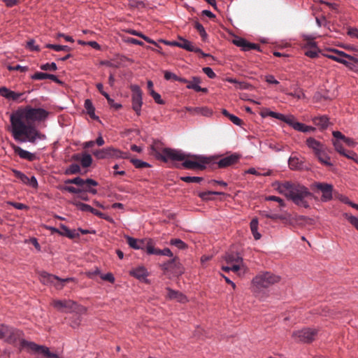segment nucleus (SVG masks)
Segmentation results:
<instances>
[{
  "label": "nucleus",
  "instance_id": "nucleus-1",
  "mask_svg": "<svg viewBox=\"0 0 358 358\" xmlns=\"http://www.w3.org/2000/svg\"><path fill=\"white\" fill-rule=\"evenodd\" d=\"M48 113L43 108L26 106L13 112L10 117L11 132L16 141L35 143L37 139H44L45 136L38 131L34 126L36 121L45 120Z\"/></svg>",
  "mask_w": 358,
  "mask_h": 358
},
{
  "label": "nucleus",
  "instance_id": "nucleus-2",
  "mask_svg": "<svg viewBox=\"0 0 358 358\" xmlns=\"http://www.w3.org/2000/svg\"><path fill=\"white\" fill-rule=\"evenodd\" d=\"M152 150L157 159L164 162H168L169 161H183L182 165L187 169L203 170L206 169V165L210 163L209 158L201 155H193L190 156L189 159H188V156L180 150L172 148H166L160 150L154 145L152 146Z\"/></svg>",
  "mask_w": 358,
  "mask_h": 358
},
{
  "label": "nucleus",
  "instance_id": "nucleus-3",
  "mask_svg": "<svg viewBox=\"0 0 358 358\" xmlns=\"http://www.w3.org/2000/svg\"><path fill=\"white\" fill-rule=\"evenodd\" d=\"M278 192L291 199L295 204L303 208H308V199H311L312 193L303 185L299 183L285 182L280 184Z\"/></svg>",
  "mask_w": 358,
  "mask_h": 358
},
{
  "label": "nucleus",
  "instance_id": "nucleus-4",
  "mask_svg": "<svg viewBox=\"0 0 358 358\" xmlns=\"http://www.w3.org/2000/svg\"><path fill=\"white\" fill-rule=\"evenodd\" d=\"M50 305L57 311L62 313H76L81 315L87 311L85 307L70 299H53Z\"/></svg>",
  "mask_w": 358,
  "mask_h": 358
},
{
  "label": "nucleus",
  "instance_id": "nucleus-5",
  "mask_svg": "<svg viewBox=\"0 0 358 358\" xmlns=\"http://www.w3.org/2000/svg\"><path fill=\"white\" fill-rule=\"evenodd\" d=\"M280 280V277L271 272H261L257 274L252 280L253 285L258 289L267 288Z\"/></svg>",
  "mask_w": 358,
  "mask_h": 358
},
{
  "label": "nucleus",
  "instance_id": "nucleus-6",
  "mask_svg": "<svg viewBox=\"0 0 358 358\" xmlns=\"http://www.w3.org/2000/svg\"><path fill=\"white\" fill-rule=\"evenodd\" d=\"M94 157L99 159L113 158V159H127L128 152H124L115 148L114 147H107L103 149L96 150L93 152Z\"/></svg>",
  "mask_w": 358,
  "mask_h": 358
},
{
  "label": "nucleus",
  "instance_id": "nucleus-7",
  "mask_svg": "<svg viewBox=\"0 0 358 358\" xmlns=\"http://www.w3.org/2000/svg\"><path fill=\"white\" fill-rule=\"evenodd\" d=\"M22 346L26 348L29 352L41 354L43 358H60L57 354L50 352L48 348L38 345L34 342L22 341Z\"/></svg>",
  "mask_w": 358,
  "mask_h": 358
},
{
  "label": "nucleus",
  "instance_id": "nucleus-8",
  "mask_svg": "<svg viewBox=\"0 0 358 358\" xmlns=\"http://www.w3.org/2000/svg\"><path fill=\"white\" fill-rule=\"evenodd\" d=\"M329 53L325 54L324 56L329 59L343 64L348 67H351L352 62H357L358 60L352 56H350L343 51L338 50H330Z\"/></svg>",
  "mask_w": 358,
  "mask_h": 358
},
{
  "label": "nucleus",
  "instance_id": "nucleus-9",
  "mask_svg": "<svg viewBox=\"0 0 358 358\" xmlns=\"http://www.w3.org/2000/svg\"><path fill=\"white\" fill-rule=\"evenodd\" d=\"M40 280L42 283L45 285H52L57 289H61L64 287V283L68 282L73 280V278H59L56 275L50 274L47 272L42 271L40 273Z\"/></svg>",
  "mask_w": 358,
  "mask_h": 358
},
{
  "label": "nucleus",
  "instance_id": "nucleus-10",
  "mask_svg": "<svg viewBox=\"0 0 358 358\" xmlns=\"http://www.w3.org/2000/svg\"><path fill=\"white\" fill-rule=\"evenodd\" d=\"M317 331L315 329L306 328L292 333V337L298 342L310 343L317 335Z\"/></svg>",
  "mask_w": 358,
  "mask_h": 358
},
{
  "label": "nucleus",
  "instance_id": "nucleus-11",
  "mask_svg": "<svg viewBox=\"0 0 358 358\" xmlns=\"http://www.w3.org/2000/svg\"><path fill=\"white\" fill-rule=\"evenodd\" d=\"M261 115L262 117H267L270 116L274 118H276L278 120H280L281 121L285 122L288 125L291 126L292 128H294L295 130H296V124H300V122H297L295 119V117L292 115H284L283 114L275 113L273 111H271L268 110H266L261 113Z\"/></svg>",
  "mask_w": 358,
  "mask_h": 358
},
{
  "label": "nucleus",
  "instance_id": "nucleus-12",
  "mask_svg": "<svg viewBox=\"0 0 358 358\" xmlns=\"http://www.w3.org/2000/svg\"><path fill=\"white\" fill-rule=\"evenodd\" d=\"M127 244L133 249L145 250L148 254V248L152 247V241L151 239H137L130 236H126Z\"/></svg>",
  "mask_w": 358,
  "mask_h": 358
},
{
  "label": "nucleus",
  "instance_id": "nucleus-13",
  "mask_svg": "<svg viewBox=\"0 0 358 358\" xmlns=\"http://www.w3.org/2000/svg\"><path fill=\"white\" fill-rule=\"evenodd\" d=\"M224 259L227 264L231 266V268H232V271L234 273L240 270L241 266L243 265L242 257L236 252L227 253L224 257Z\"/></svg>",
  "mask_w": 358,
  "mask_h": 358
},
{
  "label": "nucleus",
  "instance_id": "nucleus-14",
  "mask_svg": "<svg viewBox=\"0 0 358 358\" xmlns=\"http://www.w3.org/2000/svg\"><path fill=\"white\" fill-rule=\"evenodd\" d=\"M131 90L132 92V108L138 115H140L141 108L143 104L142 92L137 85H132Z\"/></svg>",
  "mask_w": 358,
  "mask_h": 358
},
{
  "label": "nucleus",
  "instance_id": "nucleus-15",
  "mask_svg": "<svg viewBox=\"0 0 358 358\" xmlns=\"http://www.w3.org/2000/svg\"><path fill=\"white\" fill-rule=\"evenodd\" d=\"M22 336L23 333L22 331L8 326V331L6 332L5 340L7 343L13 345L15 344L17 341H20L21 349H26V348H23L22 346V341H25L22 338Z\"/></svg>",
  "mask_w": 358,
  "mask_h": 358
},
{
  "label": "nucleus",
  "instance_id": "nucleus-16",
  "mask_svg": "<svg viewBox=\"0 0 358 358\" xmlns=\"http://www.w3.org/2000/svg\"><path fill=\"white\" fill-rule=\"evenodd\" d=\"M313 188L320 190L322 193V200L329 201L332 199L333 185L325 182H315Z\"/></svg>",
  "mask_w": 358,
  "mask_h": 358
},
{
  "label": "nucleus",
  "instance_id": "nucleus-17",
  "mask_svg": "<svg viewBox=\"0 0 358 358\" xmlns=\"http://www.w3.org/2000/svg\"><path fill=\"white\" fill-rule=\"evenodd\" d=\"M241 158V155L240 154L234 152L222 157L217 164L219 168L224 169L237 164Z\"/></svg>",
  "mask_w": 358,
  "mask_h": 358
},
{
  "label": "nucleus",
  "instance_id": "nucleus-18",
  "mask_svg": "<svg viewBox=\"0 0 358 358\" xmlns=\"http://www.w3.org/2000/svg\"><path fill=\"white\" fill-rule=\"evenodd\" d=\"M165 271H170L175 275H181L184 268L177 257L173 258L164 264Z\"/></svg>",
  "mask_w": 358,
  "mask_h": 358
},
{
  "label": "nucleus",
  "instance_id": "nucleus-19",
  "mask_svg": "<svg viewBox=\"0 0 358 358\" xmlns=\"http://www.w3.org/2000/svg\"><path fill=\"white\" fill-rule=\"evenodd\" d=\"M176 47H179L189 52L200 53L203 57L209 56L208 54L203 52L199 48L194 46L192 42L180 36L178 37V44H176Z\"/></svg>",
  "mask_w": 358,
  "mask_h": 358
},
{
  "label": "nucleus",
  "instance_id": "nucleus-20",
  "mask_svg": "<svg viewBox=\"0 0 358 358\" xmlns=\"http://www.w3.org/2000/svg\"><path fill=\"white\" fill-rule=\"evenodd\" d=\"M11 147L14 150V152L21 159H26L29 162H33L38 159L37 156L34 153H31L27 150H23L20 146H17L13 143L11 144Z\"/></svg>",
  "mask_w": 358,
  "mask_h": 358
},
{
  "label": "nucleus",
  "instance_id": "nucleus-21",
  "mask_svg": "<svg viewBox=\"0 0 358 358\" xmlns=\"http://www.w3.org/2000/svg\"><path fill=\"white\" fill-rule=\"evenodd\" d=\"M24 94V92H15L6 87H0V96L7 99L8 100L18 101Z\"/></svg>",
  "mask_w": 358,
  "mask_h": 358
},
{
  "label": "nucleus",
  "instance_id": "nucleus-22",
  "mask_svg": "<svg viewBox=\"0 0 358 358\" xmlns=\"http://www.w3.org/2000/svg\"><path fill=\"white\" fill-rule=\"evenodd\" d=\"M233 43L236 46L241 48L243 51H248L250 50H257L261 51L258 45L250 43L243 38H235L234 39Z\"/></svg>",
  "mask_w": 358,
  "mask_h": 358
},
{
  "label": "nucleus",
  "instance_id": "nucleus-23",
  "mask_svg": "<svg viewBox=\"0 0 358 358\" xmlns=\"http://www.w3.org/2000/svg\"><path fill=\"white\" fill-rule=\"evenodd\" d=\"M306 145L310 149L313 150L315 155L320 153L324 148L322 143L312 137L307 138Z\"/></svg>",
  "mask_w": 358,
  "mask_h": 358
},
{
  "label": "nucleus",
  "instance_id": "nucleus-24",
  "mask_svg": "<svg viewBox=\"0 0 358 358\" xmlns=\"http://www.w3.org/2000/svg\"><path fill=\"white\" fill-rule=\"evenodd\" d=\"M201 80L199 77L194 76L192 77L191 80L188 81V83L187 85V89H192L194 90L196 92H202L203 93L208 92L207 88H203L199 86V84L201 83Z\"/></svg>",
  "mask_w": 358,
  "mask_h": 358
},
{
  "label": "nucleus",
  "instance_id": "nucleus-25",
  "mask_svg": "<svg viewBox=\"0 0 358 358\" xmlns=\"http://www.w3.org/2000/svg\"><path fill=\"white\" fill-rule=\"evenodd\" d=\"M289 167L292 170H301L304 169V162L296 156H292L288 161Z\"/></svg>",
  "mask_w": 358,
  "mask_h": 358
},
{
  "label": "nucleus",
  "instance_id": "nucleus-26",
  "mask_svg": "<svg viewBox=\"0 0 358 358\" xmlns=\"http://www.w3.org/2000/svg\"><path fill=\"white\" fill-rule=\"evenodd\" d=\"M167 296L170 299L176 300L180 303H185L187 301V298L185 295H183L181 292L175 291L170 288H167Z\"/></svg>",
  "mask_w": 358,
  "mask_h": 358
},
{
  "label": "nucleus",
  "instance_id": "nucleus-27",
  "mask_svg": "<svg viewBox=\"0 0 358 358\" xmlns=\"http://www.w3.org/2000/svg\"><path fill=\"white\" fill-rule=\"evenodd\" d=\"M98 185V182L95 181L93 179L88 178L86 180V182L81 189L82 192H90L92 194H96L97 193V191L96 189H94V187H96Z\"/></svg>",
  "mask_w": 358,
  "mask_h": 358
},
{
  "label": "nucleus",
  "instance_id": "nucleus-28",
  "mask_svg": "<svg viewBox=\"0 0 358 358\" xmlns=\"http://www.w3.org/2000/svg\"><path fill=\"white\" fill-rule=\"evenodd\" d=\"M59 234L66 236L71 239L79 237V233L76 230H70L64 224H60Z\"/></svg>",
  "mask_w": 358,
  "mask_h": 358
},
{
  "label": "nucleus",
  "instance_id": "nucleus-29",
  "mask_svg": "<svg viewBox=\"0 0 358 358\" xmlns=\"http://www.w3.org/2000/svg\"><path fill=\"white\" fill-rule=\"evenodd\" d=\"M148 254L149 255H164L168 257H172L173 253L169 248H164L163 250L157 249L154 247L152 245V247L148 248Z\"/></svg>",
  "mask_w": 358,
  "mask_h": 358
},
{
  "label": "nucleus",
  "instance_id": "nucleus-30",
  "mask_svg": "<svg viewBox=\"0 0 358 358\" xmlns=\"http://www.w3.org/2000/svg\"><path fill=\"white\" fill-rule=\"evenodd\" d=\"M50 79L56 83H59L57 77L52 74H48L46 73L42 72H36L33 76H31V79L33 80H44V79Z\"/></svg>",
  "mask_w": 358,
  "mask_h": 358
},
{
  "label": "nucleus",
  "instance_id": "nucleus-31",
  "mask_svg": "<svg viewBox=\"0 0 358 358\" xmlns=\"http://www.w3.org/2000/svg\"><path fill=\"white\" fill-rule=\"evenodd\" d=\"M130 274L139 280H143L147 277L148 272L144 267L139 266L131 271Z\"/></svg>",
  "mask_w": 358,
  "mask_h": 358
},
{
  "label": "nucleus",
  "instance_id": "nucleus-32",
  "mask_svg": "<svg viewBox=\"0 0 358 358\" xmlns=\"http://www.w3.org/2000/svg\"><path fill=\"white\" fill-rule=\"evenodd\" d=\"M313 122L314 124L320 127L322 129H326L329 125V119L324 115L314 117Z\"/></svg>",
  "mask_w": 358,
  "mask_h": 358
},
{
  "label": "nucleus",
  "instance_id": "nucleus-33",
  "mask_svg": "<svg viewBox=\"0 0 358 358\" xmlns=\"http://www.w3.org/2000/svg\"><path fill=\"white\" fill-rule=\"evenodd\" d=\"M85 108L87 111V113L90 115L92 119L97 120L98 117L96 116L94 111L95 108L92 104V102L90 99H86L85 101Z\"/></svg>",
  "mask_w": 358,
  "mask_h": 358
},
{
  "label": "nucleus",
  "instance_id": "nucleus-34",
  "mask_svg": "<svg viewBox=\"0 0 358 358\" xmlns=\"http://www.w3.org/2000/svg\"><path fill=\"white\" fill-rule=\"evenodd\" d=\"M258 220L256 218L252 220L250 222V229L255 240L261 238V234L257 231Z\"/></svg>",
  "mask_w": 358,
  "mask_h": 358
},
{
  "label": "nucleus",
  "instance_id": "nucleus-35",
  "mask_svg": "<svg viewBox=\"0 0 358 358\" xmlns=\"http://www.w3.org/2000/svg\"><path fill=\"white\" fill-rule=\"evenodd\" d=\"M222 114L225 117H228L234 124L238 125V126H241L242 125L243 120H241L237 116L229 113L227 110L224 109L222 110Z\"/></svg>",
  "mask_w": 358,
  "mask_h": 358
},
{
  "label": "nucleus",
  "instance_id": "nucleus-36",
  "mask_svg": "<svg viewBox=\"0 0 358 358\" xmlns=\"http://www.w3.org/2000/svg\"><path fill=\"white\" fill-rule=\"evenodd\" d=\"M224 194V193L220 192H214V191H208L203 192L199 194V197L203 200H210L212 199L213 195H220Z\"/></svg>",
  "mask_w": 358,
  "mask_h": 358
},
{
  "label": "nucleus",
  "instance_id": "nucleus-37",
  "mask_svg": "<svg viewBox=\"0 0 358 358\" xmlns=\"http://www.w3.org/2000/svg\"><path fill=\"white\" fill-rule=\"evenodd\" d=\"M80 172V167L77 164H71L65 171L64 173L66 175H73L77 174Z\"/></svg>",
  "mask_w": 358,
  "mask_h": 358
},
{
  "label": "nucleus",
  "instance_id": "nucleus-38",
  "mask_svg": "<svg viewBox=\"0 0 358 358\" xmlns=\"http://www.w3.org/2000/svg\"><path fill=\"white\" fill-rule=\"evenodd\" d=\"M315 156L317 157V159L322 164L327 166H331V163L330 162V158L325 155L324 150H322V152H320V153L316 155Z\"/></svg>",
  "mask_w": 358,
  "mask_h": 358
},
{
  "label": "nucleus",
  "instance_id": "nucleus-39",
  "mask_svg": "<svg viewBox=\"0 0 358 358\" xmlns=\"http://www.w3.org/2000/svg\"><path fill=\"white\" fill-rule=\"evenodd\" d=\"M80 162L83 167H89L92 163V158L90 155L84 153L82 155V159Z\"/></svg>",
  "mask_w": 358,
  "mask_h": 358
},
{
  "label": "nucleus",
  "instance_id": "nucleus-40",
  "mask_svg": "<svg viewBox=\"0 0 358 358\" xmlns=\"http://www.w3.org/2000/svg\"><path fill=\"white\" fill-rule=\"evenodd\" d=\"M73 203L82 211L92 213L93 208L88 204L76 201H73Z\"/></svg>",
  "mask_w": 358,
  "mask_h": 358
},
{
  "label": "nucleus",
  "instance_id": "nucleus-41",
  "mask_svg": "<svg viewBox=\"0 0 358 358\" xmlns=\"http://www.w3.org/2000/svg\"><path fill=\"white\" fill-rule=\"evenodd\" d=\"M128 32L129 34H131V35L137 36L138 37H141V38H143V40H145V41H147L149 43L156 44V43L153 40H152L149 37L145 36L141 32H139V31L134 30V29H130V30L128 31Z\"/></svg>",
  "mask_w": 358,
  "mask_h": 358
},
{
  "label": "nucleus",
  "instance_id": "nucleus-42",
  "mask_svg": "<svg viewBox=\"0 0 358 358\" xmlns=\"http://www.w3.org/2000/svg\"><path fill=\"white\" fill-rule=\"evenodd\" d=\"M46 48L52 49L55 51H70L71 48L67 45H54V44H47L45 45Z\"/></svg>",
  "mask_w": 358,
  "mask_h": 358
},
{
  "label": "nucleus",
  "instance_id": "nucleus-43",
  "mask_svg": "<svg viewBox=\"0 0 358 358\" xmlns=\"http://www.w3.org/2000/svg\"><path fill=\"white\" fill-rule=\"evenodd\" d=\"M131 162L137 169H143V168H148V167L150 166V165L148 163L143 162V161H141L140 159H131Z\"/></svg>",
  "mask_w": 358,
  "mask_h": 358
},
{
  "label": "nucleus",
  "instance_id": "nucleus-44",
  "mask_svg": "<svg viewBox=\"0 0 358 358\" xmlns=\"http://www.w3.org/2000/svg\"><path fill=\"white\" fill-rule=\"evenodd\" d=\"M296 131L306 133V132L314 131L315 130V127H313L311 126H307L302 123L296 124Z\"/></svg>",
  "mask_w": 358,
  "mask_h": 358
},
{
  "label": "nucleus",
  "instance_id": "nucleus-45",
  "mask_svg": "<svg viewBox=\"0 0 358 358\" xmlns=\"http://www.w3.org/2000/svg\"><path fill=\"white\" fill-rule=\"evenodd\" d=\"M227 81L231 83H234L236 85V87L240 90H244L248 88V85L245 82H239L233 78H228Z\"/></svg>",
  "mask_w": 358,
  "mask_h": 358
},
{
  "label": "nucleus",
  "instance_id": "nucleus-46",
  "mask_svg": "<svg viewBox=\"0 0 358 358\" xmlns=\"http://www.w3.org/2000/svg\"><path fill=\"white\" fill-rule=\"evenodd\" d=\"M13 174L15 177L20 180L24 184L27 185L28 182L29 177L25 174L17 170H13Z\"/></svg>",
  "mask_w": 358,
  "mask_h": 358
},
{
  "label": "nucleus",
  "instance_id": "nucleus-47",
  "mask_svg": "<svg viewBox=\"0 0 358 358\" xmlns=\"http://www.w3.org/2000/svg\"><path fill=\"white\" fill-rule=\"evenodd\" d=\"M181 180L185 182H196L199 183L203 180V178L201 177H196V176H184L180 178Z\"/></svg>",
  "mask_w": 358,
  "mask_h": 358
},
{
  "label": "nucleus",
  "instance_id": "nucleus-48",
  "mask_svg": "<svg viewBox=\"0 0 358 358\" xmlns=\"http://www.w3.org/2000/svg\"><path fill=\"white\" fill-rule=\"evenodd\" d=\"M319 52L317 47H315L305 50L304 54L310 58H315L317 57Z\"/></svg>",
  "mask_w": 358,
  "mask_h": 358
},
{
  "label": "nucleus",
  "instance_id": "nucleus-49",
  "mask_svg": "<svg viewBox=\"0 0 358 358\" xmlns=\"http://www.w3.org/2000/svg\"><path fill=\"white\" fill-rule=\"evenodd\" d=\"M170 243L179 249H185L187 248V245L180 239H171Z\"/></svg>",
  "mask_w": 358,
  "mask_h": 358
},
{
  "label": "nucleus",
  "instance_id": "nucleus-50",
  "mask_svg": "<svg viewBox=\"0 0 358 358\" xmlns=\"http://www.w3.org/2000/svg\"><path fill=\"white\" fill-rule=\"evenodd\" d=\"M303 46L305 50L317 47L316 43L313 40V38H309L307 37L304 38Z\"/></svg>",
  "mask_w": 358,
  "mask_h": 358
},
{
  "label": "nucleus",
  "instance_id": "nucleus-51",
  "mask_svg": "<svg viewBox=\"0 0 358 358\" xmlns=\"http://www.w3.org/2000/svg\"><path fill=\"white\" fill-rule=\"evenodd\" d=\"M63 191H66L73 194H79L82 193V190L80 188H76L73 186H64L60 188Z\"/></svg>",
  "mask_w": 358,
  "mask_h": 358
},
{
  "label": "nucleus",
  "instance_id": "nucleus-52",
  "mask_svg": "<svg viewBox=\"0 0 358 358\" xmlns=\"http://www.w3.org/2000/svg\"><path fill=\"white\" fill-rule=\"evenodd\" d=\"M41 69L43 70V71H56L57 70V65L54 62H52L50 64L49 63H46L45 64H43L41 66Z\"/></svg>",
  "mask_w": 358,
  "mask_h": 358
},
{
  "label": "nucleus",
  "instance_id": "nucleus-53",
  "mask_svg": "<svg viewBox=\"0 0 358 358\" xmlns=\"http://www.w3.org/2000/svg\"><path fill=\"white\" fill-rule=\"evenodd\" d=\"M333 144H334V146L335 148V150L338 152L340 153L341 155H342L343 153H344V152L345 151V150L343 148L341 143L338 141V140H335V141H333Z\"/></svg>",
  "mask_w": 358,
  "mask_h": 358
},
{
  "label": "nucleus",
  "instance_id": "nucleus-54",
  "mask_svg": "<svg viewBox=\"0 0 358 358\" xmlns=\"http://www.w3.org/2000/svg\"><path fill=\"white\" fill-rule=\"evenodd\" d=\"M245 173H249V174H252V175H256V176H270L271 171H268L267 172L261 173L258 172L255 169L250 168V169H248L247 171H245Z\"/></svg>",
  "mask_w": 358,
  "mask_h": 358
},
{
  "label": "nucleus",
  "instance_id": "nucleus-55",
  "mask_svg": "<svg viewBox=\"0 0 358 358\" xmlns=\"http://www.w3.org/2000/svg\"><path fill=\"white\" fill-rule=\"evenodd\" d=\"M150 95L152 96V97L154 99L155 101L157 103H159V104L164 103V101L161 98L160 94H158L157 92H156L155 90H152V92H150Z\"/></svg>",
  "mask_w": 358,
  "mask_h": 358
},
{
  "label": "nucleus",
  "instance_id": "nucleus-56",
  "mask_svg": "<svg viewBox=\"0 0 358 358\" xmlns=\"http://www.w3.org/2000/svg\"><path fill=\"white\" fill-rule=\"evenodd\" d=\"M26 48L30 50L39 51L40 49L38 45H35V41L33 39L27 42Z\"/></svg>",
  "mask_w": 358,
  "mask_h": 358
},
{
  "label": "nucleus",
  "instance_id": "nucleus-57",
  "mask_svg": "<svg viewBox=\"0 0 358 358\" xmlns=\"http://www.w3.org/2000/svg\"><path fill=\"white\" fill-rule=\"evenodd\" d=\"M8 69L9 71H20L21 72H25L28 70L27 66H22L20 65L8 66Z\"/></svg>",
  "mask_w": 358,
  "mask_h": 358
},
{
  "label": "nucleus",
  "instance_id": "nucleus-58",
  "mask_svg": "<svg viewBox=\"0 0 358 358\" xmlns=\"http://www.w3.org/2000/svg\"><path fill=\"white\" fill-rule=\"evenodd\" d=\"M346 218L358 230V218L348 215H346Z\"/></svg>",
  "mask_w": 358,
  "mask_h": 358
},
{
  "label": "nucleus",
  "instance_id": "nucleus-59",
  "mask_svg": "<svg viewBox=\"0 0 358 358\" xmlns=\"http://www.w3.org/2000/svg\"><path fill=\"white\" fill-rule=\"evenodd\" d=\"M10 205L18 210H27L29 207L24 203L17 202H8Z\"/></svg>",
  "mask_w": 358,
  "mask_h": 358
},
{
  "label": "nucleus",
  "instance_id": "nucleus-60",
  "mask_svg": "<svg viewBox=\"0 0 358 358\" xmlns=\"http://www.w3.org/2000/svg\"><path fill=\"white\" fill-rule=\"evenodd\" d=\"M203 71L210 78H214L216 77V74L214 73L213 69L210 67L203 68Z\"/></svg>",
  "mask_w": 358,
  "mask_h": 358
},
{
  "label": "nucleus",
  "instance_id": "nucleus-61",
  "mask_svg": "<svg viewBox=\"0 0 358 358\" xmlns=\"http://www.w3.org/2000/svg\"><path fill=\"white\" fill-rule=\"evenodd\" d=\"M266 199L267 201H277L279 203L280 206H285V203L283 201V200L278 197V196H268L266 198Z\"/></svg>",
  "mask_w": 358,
  "mask_h": 358
},
{
  "label": "nucleus",
  "instance_id": "nucleus-62",
  "mask_svg": "<svg viewBox=\"0 0 358 358\" xmlns=\"http://www.w3.org/2000/svg\"><path fill=\"white\" fill-rule=\"evenodd\" d=\"M164 78L167 80H177L178 76H176L173 73H171L168 71H164Z\"/></svg>",
  "mask_w": 358,
  "mask_h": 358
},
{
  "label": "nucleus",
  "instance_id": "nucleus-63",
  "mask_svg": "<svg viewBox=\"0 0 358 358\" xmlns=\"http://www.w3.org/2000/svg\"><path fill=\"white\" fill-rule=\"evenodd\" d=\"M27 185L36 189L38 187V181L34 176H31L30 178H29Z\"/></svg>",
  "mask_w": 358,
  "mask_h": 358
},
{
  "label": "nucleus",
  "instance_id": "nucleus-64",
  "mask_svg": "<svg viewBox=\"0 0 358 358\" xmlns=\"http://www.w3.org/2000/svg\"><path fill=\"white\" fill-rule=\"evenodd\" d=\"M265 80L268 83L278 85L279 82L275 79L273 75H268L265 76Z\"/></svg>",
  "mask_w": 358,
  "mask_h": 358
}]
</instances>
